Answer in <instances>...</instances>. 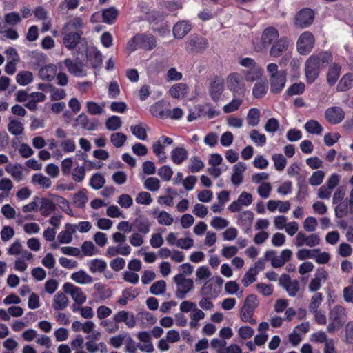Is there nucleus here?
<instances>
[{
    "label": "nucleus",
    "mask_w": 353,
    "mask_h": 353,
    "mask_svg": "<svg viewBox=\"0 0 353 353\" xmlns=\"http://www.w3.org/2000/svg\"><path fill=\"white\" fill-rule=\"evenodd\" d=\"M225 85L222 79H216L210 88V94L214 101H218L224 90Z\"/></svg>",
    "instance_id": "30"
},
{
    "label": "nucleus",
    "mask_w": 353,
    "mask_h": 353,
    "mask_svg": "<svg viewBox=\"0 0 353 353\" xmlns=\"http://www.w3.org/2000/svg\"><path fill=\"white\" fill-rule=\"evenodd\" d=\"M157 46L154 37L150 34H137L126 45V50L131 53L138 48L151 50Z\"/></svg>",
    "instance_id": "3"
},
{
    "label": "nucleus",
    "mask_w": 353,
    "mask_h": 353,
    "mask_svg": "<svg viewBox=\"0 0 353 353\" xmlns=\"http://www.w3.org/2000/svg\"><path fill=\"white\" fill-rule=\"evenodd\" d=\"M225 290L229 294H236L239 298L243 296V291H239V285L234 281H230L225 283Z\"/></svg>",
    "instance_id": "62"
},
{
    "label": "nucleus",
    "mask_w": 353,
    "mask_h": 353,
    "mask_svg": "<svg viewBox=\"0 0 353 353\" xmlns=\"http://www.w3.org/2000/svg\"><path fill=\"white\" fill-rule=\"evenodd\" d=\"M87 112L91 115H100L104 112V104L100 105L96 102L88 101L85 103Z\"/></svg>",
    "instance_id": "50"
},
{
    "label": "nucleus",
    "mask_w": 353,
    "mask_h": 353,
    "mask_svg": "<svg viewBox=\"0 0 353 353\" xmlns=\"http://www.w3.org/2000/svg\"><path fill=\"white\" fill-rule=\"evenodd\" d=\"M191 29L192 24L189 21H180L173 26V35L176 39H183L188 34Z\"/></svg>",
    "instance_id": "25"
},
{
    "label": "nucleus",
    "mask_w": 353,
    "mask_h": 353,
    "mask_svg": "<svg viewBox=\"0 0 353 353\" xmlns=\"http://www.w3.org/2000/svg\"><path fill=\"white\" fill-rule=\"evenodd\" d=\"M320 251L319 249H305L303 248L299 250L296 253V257L300 261H303L307 259H314L315 254Z\"/></svg>",
    "instance_id": "59"
},
{
    "label": "nucleus",
    "mask_w": 353,
    "mask_h": 353,
    "mask_svg": "<svg viewBox=\"0 0 353 353\" xmlns=\"http://www.w3.org/2000/svg\"><path fill=\"white\" fill-rule=\"evenodd\" d=\"M250 137L256 146L262 147L266 143V136L256 130H251Z\"/></svg>",
    "instance_id": "52"
},
{
    "label": "nucleus",
    "mask_w": 353,
    "mask_h": 353,
    "mask_svg": "<svg viewBox=\"0 0 353 353\" xmlns=\"http://www.w3.org/2000/svg\"><path fill=\"white\" fill-rule=\"evenodd\" d=\"M247 169V165L244 162L239 161L232 168V174L231 176V183L234 186L240 185L243 181V173Z\"/></svg>",
    "instance_id": "23"
},
{
    "label": "nucleus",
    "mask_w": 353,
    "mask_h": 353,
    "mask_svg": "<svg viewBox=\"0 0 353 353\" xmlns=\"http://www.w3.org/2000/svg\"><path fill=\"white\" fill-rule=\"evenodd\" d=\"M332 54L327 52H321L311 55L305 62V72L308 83H313L319 77L320 68L332 61Z\"/></svg>",
    "instance_id": "1"
},
{
    "label": "nucleus",
    "mask_w": 353,
    "mask_h": 353,
    "mask_svg": "<svg viewBox=\"0 0 353 353\" xmlns=\"http://www.w3.org/2000/svg\"><path fill=\"white\" fill-rule=\"evenodd\" d=\"M242 103L243 99H241L240 97H234L230 103L223 106V112L226 114L235 112L239 110Z\"/></svg>",
    "instance_id": "51"
},
{
    "label": "nucleus",
    "mask_w": 353,
    "mask_h": 353,
    "mask_svg": "<svg viewBox=\"0 0 353 353\" xmlns=\"http://www.w3.org/2000/svg\"><path fill=\"white\" fill-rule=\"evenodd\" d=\"M204 163L197 157H192L190 159L188 169L192 173H196L204 168Z\"/></svg>",
    "instance_id": "53"
},
{
    "label": "nucleus",
    "mask_w": 353,
    "mask_h": 353,
    "mask_svg": "<svg viewBox=\"0 0 353 353\" xmlns=\"http://www.w3.org/2000/svg\"><path fill=\"white\" fill-rule=\"evenodd\" d=\"M166 290V283L163 280L158 281L154 283L150 288V292L154 295H160L165 293Z\"/></svg>",
    "instance_id": "63"
},
{
    "label": "nucleus",
    "mask_w": 353,
    "mask_h": 353,
    "mask_svg": "<svg viewBox=\"0 0 353 353\" xmlns=\"http://www.w3.org/2000/svg\"><path fill=\"white\" fill-rule=\"evenodd\" d=\"M228 89L233 97H243L246 91L243 77L237 72L230 74L226 79Z\"/></svg>",
    "instance_id": "5"
},
{
    "label": "nucleus",
    "mask_w": 353,
    "mask_h": 353,
    "mask_svg": "<svg viewBox=\"0 0 353 353\" xmlns=\"http://www.w3.org/2000/svg\"><path fill=\"white\" fill-rule=\"evenodd\" d=\"M188 92L187 85L183 83H176L172 85L170 90V94L174 98L180 99L185 97Z\"/></svg>",
    "instance_id": "39"
},
{
    "label": "nucleus",
    "mask_w": 353,
    "mask_h": 353,
    "mask_svg": "<svg viewBox=\"0 0 353 353\" xmlns=\"http://www.w3.org/2000/svg\"><path fill=\"white\" fill-rule=\"evenodd\" d=\"M290 44V40L287 37L279 38L271 46L270 56L273 58L279 57L283 53L288 50Z\"/></svg>",
    "instance_id": "14"
},
{
    "label": "nucleus",
    "mask_w": 353,
    "mask_h": 353,
    "mask_svg": "<svg viewBox=\"0 0 353 353\" xmlns=\"http://www.w3.org/2000/svg\"><path fill=\"white\" fill-rule=\"evenodd\" d=\"M208 45L205 38L193 35L188 39L185 48L188 53L196 54L203 53L208 48Z\"/></svg>",
    "instance_id": "8"
},
{
    "label": "nucleus",
    "mask_w": 353,
    "mask_h": 353,
    "mask_svg": "<svg viewBox=\"0 0 353 353\" xmlns=\"http://www.w3.org/2000/svg\"><path fill=\"white\" fill-rule=\"evenodd\" d=\"M131 248L128 245H118L117 246H110L106 251L107 256L110 257L115 256L118 254L128 256L130 254Z\"/></svg>",
    "instance_id": "33"
},
{
    "label": "nucleus",
    "mask_w": 353,
    "mask_h": 353,
    "mask_svg": "<svg viewBox=\"0 0 353 353\" xmlns=\"http://www.w3.org/2000/svg\"><path fill=\"white\" fill-rule=\"evenodd\" d=\"M127 140V137L121 132L112 133L110 135V141L116 148H121Z\"/></svg>",
    "instance_id": "64"
},
{
    "label": "nucleus",
    "mask_w": 353,
    "mask_h": 353,
    "mask_svg": "<svg viewBox=\"0 0 353 353\" xmlns=\"http://www.w3.org/2000/svg\"><path fill=\"white\" fill-rule=\"evenodd\" d=\"M83 24L84 23L81 18L76 17L66 23L62 28L69 31L79 32L78 30L82 28Z\"/></svg>",
    "instance_id": "55"
},
{
    "label": "nucleus",
    "mask_w": 353,
    "mask_h": 353,
    "mask_svg": "<svg viewBox=\"0 0 353 353\" xmlns=\"http://www.w3.org/2000/svg\"><path fill=\"white\" fill-rule=\"evenodd\" d=\"M113 319L117 323H125L128 328L136 326L137 321L132 312L121 310L114 315Z\"/></svg>",
    "instance_id": "24"
},
{
    "label": "nucleus",
    "mask_w": 353,
    "mask_h": 353,
    "mask_svg": "<svg viewBox=\"0 0 353 353\" xmlns=\"http://www.w3.org/2000/svg\"><path fill=\"white\" fill-rule=\"evenodd\" d=\"M314 14L313 11L309 8L301 10L295 19V24L300 28H305L312 24Z\"/></svg>",
    "instance_id": "21"
},
{
    "label": "nucleus",
    "mask_w": 353,
    "mask_h": 353,
    "mask_svg": "<svg viewBox=\"0 0 353 353\" xmlns=\"http://www.w3.org/2000/svg\"><path fill=\"white\" fill-rule=\"evenodd\" d=\"M305 130L310 134L320 135L323 132V128L316 120L310 119L304 125Z\"/></svg>",
    "instance_id": "42"
},
{
    "label": "nucleus",
    "mask_w": 353,
    "mask_h": 353,
    "mask_svg": "<svg viewBox=\"0 0 353 353\" xmlns=\"http://www.w3.org/2000/svg\"><path fill=\"white\" fill-rule=\"evenodd\" d=\"M329 319L330 322L327 326V331L332 334L339 330L346 322V310L340 305L334 306L329 312Z\"/></svg>",
    "instance_id": "4"
},
{
    "label": "nucleus",
    "mask_w": 353,
    "mask_h": 353,
    "mask_svg": "<svg viewBox=\"0 0 353 353\" xmlns=\"http://www.w3.org/2000/svg\"><path fill=\"white\" fill-rule=\"evenodd\" d=\"M8 130L12 134L19 136L23 133L24 128L20 121L12 119L8 124Z\"/></svg>",
    "instance_id": "45"
},
{
    "label": "nucleus",
    "mask_w": 353,
    "mask_h": 353,
    "mask_svg": "<svg viewBox=\"0 0 353 353\" xmlns=\"http://www.w3.org/2000/svg\"><path fill=\"white\" fill-rule=\"evenodd\" d=\"M341 69V66L336 63L333 64L329 69L327 74V81L330 85H333L336 83L340 76Z\"/></svg>",
    "instance_id": "44"
},
{
    "label": "nucleus",
    "mask_w": 353,
    "mask_h": 353,
    "mask_svg": "<svg viewBox=\"0 0 353 353\" xmlns=\"http://www.w3.org/2000/svg\"><path fill=\"white\" fill-rule=\"evenodd\" d=\"M219 288L212 280H209L205 283L201 289L202 296L208 298H216L219 294Z\"/></svg>",
    "instance_id": "29"
},
{
    "label": "nucleus",
    "mask_w": 353,
    "mask_h": 353,
    "mask_svg": "<svg viewBox=\"0 0 353 353\" xmlns=\"http://www.w3.org/2000/svg\"><path fill=\"white\" fill-rule=\"evenodd\" d=\"M76 125L88 131H93L97 128V123L90 120L85 113L80 114L75 120Z\"/></svg>",
    "instance_id": "32"
},
{
    "label": "nucleus",
    "mask_w": 353,
    "mask_h": 353,
    "mask_svg": "<svg viewBox=\"0 0 353 353\" xmlns=\"http://www.w3.org/2000/svg\"><path fill=\"white\" fill-rule=\"evenodd\" d=\"M243 74L244 75V81L253 82L260 79L262 76L263 70L258 65L250 69L243 70Z\"/></svg>",
    "instance_id": "36"
},
{
    "label": "nucleus",
    "mask_w": 353,
    "mask_h": 353,
    "mask_svg": "<svg viewBox=\"0 0 353 353\" xmlns=\"http://www.w3.org/2000/svg\"><path fill=\"white\" fill-rule=\"evenodd\" d=\"M183 114V110L179 108H175L172 110L161 111L159 116L163 118H169L171 119H179L182 117Z\"/></svg>",
    "instance_id": "60"
},
{
    "label": "nucleus",
    "mask_w": 353,
    "mask_h": 353,
    "mask_svg": "<svg viewBox=\"0 0 353 353\" xmlns=\"http://www.w3.org/2000/svg\"><path fill=\"white\" fill-rule=\"evenodd\" d=\"M254 312V310L243 306L240 312L241 319L244 322L255 325L256 323V321L252 317Z\"/></svg>",
    "instance_id": "56"
},
{
    "label": "nucleus",
    "mask_w": 353,
    "mask_h": 353,
    "mask_svg": "<svg viewBox=\"0 0 353 353\" xmlns=\"http://www.w3.org/2000/svg\"><path fill=\"white\" fill-rule=\"evenodd\" d=\"M61 34L63 37V43L66 48L71 50L74 49L79 44L78 53L79 48H83V45L87 43L85 39L81 38V32H72L62 28Z\"/></svg>",
    "instance_id": "6"
},
{
    "label": "nucleus",
    "mask_w": 353,
    "mask_h": 353,
    "mask_svg": "<svg viewBox=\"0 0 353 353\" xmlns=\"http://www.w3.org/2000/svg\"><path fill=\"white\" fill-rule=\"evenodd\" d=\"M253 219V212L250 210H245L237 215L236 223L241 227L245 233L248 234L250 231Z\"/></svg>",
    "instance_id": "20"
},
{
    "label": "nucleus",
    "mask_w": 353,
    "mask_h": 353,
    "mask_svg": "<svg viewBox=\"0 0 353 353\" xmlns=\"http://www.w3.org/2000/svg\"><path fill=\"white\" fill-rule=\"evenodd\" d=\"M173 279L176 285V296L180 299H185L194 287L193 280L185 278L183 274L174 276Z\"/></svg>",
    "instance_id": "7"
},
{
    "label": "nucleus",
    "mask_w": 353,
    "mask_h": 353,
    "mask_svg": "<svg viewBox=\"0 0 353 353\" xmlns=\"http://www.w3.org/2000/svg\"><path fill=\"white\" fill-rule=\"evenodd\" d=\"M132 228L136 232L146 235L150 230V223L146 217L139 216L134 221Z\"/></svg>",
    "instance_id": "28"
},
{
    "label": "nucleus",
    "mask_w": 353,
    "mask_h": 353,
    "mask_svg": "<svg viewBox=\"0 0 353 353\" xmlns=\"http://www.w3.org/2000/svg\"><path fill=\"white\" fill-rule=\"evenodd\" d=\"M261 113L259 109L253 108L249 110L247 114V122L251 126H256L260 121Z\"/></svg>",
    "instance_id": "49"
},
{
    "label": "nucleus",
    "mask_w": 353,
    "mask_h": 353,
    "mask_svg": "<svg viewBox=\"0 0 353 353\" xmlns=\"http://www.w3.org/2000/svg\"><path fill=\"white\" fill-rule=\"evenodd\" d=\"M88 201V191L86 189H81L73 196V203L79 208H83Z\"/></svg>",
    "instance_id": "38"
},
{
    "label": "nucleus",
    "mask_w": 353,
    "mask_h": 353,
    "mask_svg": "<svg viewBox=\"0 0 353 353\" xmlns=\"http://www.w3.org/2000/svg\"><path fill=\"white\" fill-rule=\"evenodd\" d=\"M353 87V74H345L339 81L336 89L339 92L346 91Z\"/></svg>",
    "instance_id": "43"
},
{
    "label": "nucleus",
    "mask_w": 353,
    "mask_h": 353,
    "mask_svg": "<svg viewBox=\"0 0 353 353\" xmlns=\"http://www.w3.org/2000/svg\"><path fill=\"white\" fill-rule=\"evenodd\" d=\"M266 71L269 77L270 91L272 93H279L284 88L287 81V73L285 70H279L275 63L267 65Z\"/></svg>",
    "instance_id": "2"
},
{
    "label": "nucleus",
    "mask_w": 353,
    "mask_h": 353,
    "mask_svg": "<svg viewBox=\"0 0 353 353\" xmlns=\"http://www.w3.org/2000/svg\"><path fill=\"white\" fill-rule=\"evenodd\" d=\"M122 125V121L119 116L113 115L109 117L105 122L106 128L110 131H116Z\"/></svg>",
    "instance_id": "58"
},
{
    "label": "nucleus",
    "mask_w": 353,
    "mask_h": 353,
    "mask_svg": "<svg viewBox=\"0 0 353 353\" xmlns=\"http://www.w3.org/2000/svg\"><path fill=\"white\" fill-rule=\"evenodd\" d=\"M16 81L21 85H27L32 82L33 74L30 71H21L17 74Z\"/></svg>",
    "instance_id": "48"
},
{
    "label": "nucleus",
    "mask_w": 353,
    "mask_h": 353,
    "mask_svg": "<svg viewBox=\"0 0 353 353\" xmlns=\"http://www.w3.org/2000/svg\"><path fill=\"white\" fill-rule=\"evenodd\" d=\"M118 15V11L114 8L105 9L103 11V21L105 23L112 24Z\"/></svg>",
    "instance_id": "54"
},
{
    "label": "nucleus",
    "mask_w": 353,
    "mask_h": 353,
    "mask_svg": "<svg viewBox=\"0 0 353 353\" xmlns=\"http://www.w3.org/2000/svg\"><path fill=\"white\" fill-rule=\"evenodd\" d=\"M279 285L284 288L290 296L294 297L299 290V283L292 280L288 274H282L279 279Z\"/></svg>",
    "instance_id": "16"
},
{
    "label": "nucleus",
    "mask_w": 353,
    "mask_h": 353,
    "mask_svg": "<svg viewBox=\"0 0 353 353\" xmlns=\"http://www.w3.org/2000/svg\"><path fill=\"white\" fill-rule=\"evenodd\" d=\"M32 183L40 185L41 188L48 189L51 185V180L42 174H34L32 176Z\"/></svg>",
    "instance_id": "46"
},
{
    "label": "nucleus",
    "mask_w": 353,
    "mask_h": 353,
    "mask_svg": "<svg viewBox=\"0 0 353 353\" xmlns=\"http://www.w3.org/2000/svg\"><path fill=\"white\" fill-rule=\"evenodd\" d=\"M325 117L330 123L337 124L343 120L345 112L340 107H330L325 110Z\"/></svg>",
    "instance_id": "22"
},
{
    "label": "nucleus",
    "mask_w": 353,
    "mask_h": 353,
    "mask_svg": "<svg viewBox=\"0 0 353 353\" xmlns=\"http://www.w3.org/2000/svg\"><path fill=\"white\" fill-rule=\"evenodd\" d=\"M105 183L104 176L99 173H96L90 179L89 185L94 190H99L104 185Z\"/></svg>",
    "instance_id": "57"
},
{
    "label": "nucleus",
    "mask_w": 353,
    "mask_h": 353,
    "mask_svg": "<svg viewBox=\"0 0 353 353\" xmlns=\"http://www.w3.org/2000/svg\"><path fill=\"white\" fill-rule=\"evenodd\" d=\"M79 54H85L87 61L94 68H99L102 64V54L101 52L94 46L88 47V43H84L83 48H79Z\"/></svg>",
    "instance_id": "9"
},
{
    "label": "nucleus",
    "mask_w": 353,
    "mask_h": 353,
    "mask_svg": "<svg viewBox=\"0 0 353 353\" xmlns=\"http://www.w3.org/2000/svg\"><path fill=\"white\" fill-rule=\"evenodd\" d=\"M328 272L324 268H317L314 277L311 279L308 285L309 291L315 292L319 290L322 283L328 279Z\"/></svg>",
    "instance_id": "15"
},
{
    "label": "nucleus",
    "mask_w": 353,
    "mask_h": 353,
    "mask_svg": "<svg viewBox=\"0 0 353 353\" xmlns=\"http://www.w3.org/2000/svg\"><path fill=\"white\" fill-rule=\"evenodd\" d=\"M63 63L71 74L77 77H83L87 75L85 64L78 59L73 61L70 59H65Z\"/></svg>",
    "instance_id": "18"
},
{
    "label": "nucleus",
    "mask_w": 353,
    "mask_h": 353,
    "mask_svg": "<svg viewBox=\"0 0 353 353\" xmlns=\"http://www.w3.org/2000/svg\"><path fill=\"white\" fill-rule=\"evenodd\" d=\"M63 290L65 293L71 296L72 299L77 304L82 305L86 301V295L83 293L81 288L70 283H66L63 285Z\"/></svg>",
    "instance_id": "19"
},
{
    "label": "nucleus",
    "mask_w": 353,
    "mask_h": 353,
    "mask_svg": "<svg viewBox=\"0 0 353 353\" xmlns=\"http://www.w3.org/2000/svg\"><path fill=\"white\" fill-rule=\"evenodd\" d=\"M292 252L289 249L283 250L279 256H276L273 262V268H278L283 266L292 257Z\"/></svg>",
    "instance_id": "40"
},
{
    "label": "nucleus",
    "mask_w": 353,
    "mask_h": 353,
    "mask_svg": "<svg viewBox=\"0 0 353 353\" xmlns=\"http://www.w3.org/2000/svg\"><path fill=\"white\" fill-rule=\"evenodd\" d=\"M166 241L170 245H175L183 250H189L194 246V240L192 238L178 239L176 234L174 232H170L168 234Z\"/></svg>",
    "instance_id": "17"
},
{
    "label": "nucleus",
    "mask_w": 353,
    "mask_h": 353,
    "mask_svg": "<svg viewBox=\"0 0 353 353\" xmlns=\"http://www.w3.org/2000/svg\"><path fill=\"white\" fill-rule=\"evenodd\" d=\"M279 33L277 29L274 27H268L265 28L261 34V42L259 44L255 46V49L257 51H261L263 48H268L279 39Z\"/></svg>",
    "instance_id": "11"
},
{
    "label": "nucleus",
    "mask_w": 353,
    "mask_h": 353,
    "mask_svg": "<svg viewBox=\"0 0 353 353\" xmlns=\"http://www.w3.org/2000/svg\"><path fill=\"white\" fill-rule=\"evenodd\" d=\"M132 134L138 139L145 141L147 139L146 125L143 123H139L135 125L130 126Z\"/></svg>",
    "instance_id": "41"
},
{
    "label": "nucleus",
    "mask_w": 353,
    "mask_h": 353,
    "mask_svg": "<svg viewBox=\"0 0 353 353\" xmlns=\"http://www.w3.org/2000/svg\"><path fill=\"white\" fill-rule=\"evenodd\" d=\"M57 72V66L54 64L49 63L40 68L38 75L41 79L50 82L54 79Z\"/></svg>",
    "instance_id": "26"
},
{
    "label": "nucleus",
    "mask_w": 353,
    "mask_h": 353,
    "mask_svg": "<svg viewBox=\"0 0 353 353\" xmlns=\"http://www.w3.org/2000/svg\"><path fill=\"white\" fill-rule=\"evenodd\" d=\"M152 213L159 225L170 226L174 222L172 216L166 211L156 209Z\"/></svg>",
    "instance_id": "31"
},
{
    "label": "nucleus",
    "mask_w": 353,
    "mask_h": 353,
    "mask_svg": "<svg viewBox=\"0 0 353 353\" xmlns=\"http://www.w3.org/2000/svg\"><path fill=\"white\" fill-rule=\"evenodd\" d=\"M69 300L63 292L57 293L53 298L52 307L54 310H63L67 307Z\"/></svg>",
    "instance_id": "34"
},
{
    "label": "nucleus",
    "mask_w": 353,
    "mask_h": 353,
    "mask_svg": "<svg viewBox=\"0 0 353 353\" xmlns=\"http://www.w3.org/2000/svg\"><path fill=\"white\" fill-rule=\"evenodd\" d=\"M71 279L81 285L90 284L94 281L93 278L83 270L74 272L71 275Z\"/></svg>",
    "instance_id": "37"
},
{
    "label": "nucleus",
    "mask_w": 353,
    "mask_h": 353,
    "mask_svg": "<svg viewBox=\"0 0 353 353\" xmlns=\"http://www.w3.org/2000/svg\"><path fill=\"white\" fill-rule=\"evenodd\" d=\"M5 170L17 181H20L23 178L22 166L18 163L7 165Z\"/></svg>",
    "instance_id": "35"
},
{
    "label": "nucleus",
    "mask_w": 353,
    "mask_h": 353,
    "mask_svg": "<svg viewBox=\"0 0 353 353\" xmlns=\"http://www.w3.org/2000/svg\"><path fill=\"white\" fill-rule=\"evenodd\" d=\"M172 143V139L165 135H162L157 141L153 143L152 146V152L158 158L159 163H163L166 161L167 156L165 152V147Z\"/></svg>",
    "instance_id": "10"
},
{
    "label": "nucleus",
    "mask_w": 353,
    "mask_h": 353,
    "mask_svg": "<svg viewBox=\"0 0 353 353\" xmlns=\"http://www.w3.org/2000/svg\"><path fill=\"white\" fill-rule=\"evenodd\" d=\"M314 45V37L313 34L308 31L302 33L296 42L298 52L303 55L309 54L312 50Z\"/></svg>",
    "instance_id": "12"
},
{
    "label": "nucleus",
    "mask_w": 353,
    "mask_h": 353,
    "mask_svg": "<svg viewBox=\"0 0 353 353\" xmlns=\"http://www.w3.org/2000/svg\"><path fill=\"white\" fill-rule=\"evenodd\" d=\"M107 268V264L105 261L102 259H93L89 263V270L93 273H101Z\"/></svg>",
    "instance_id": "47"
},
{
    "label": "nucleus",
    "mask_w": 353,
    "mask_h": 353,
    "mask_svg": "<svg viewBox=\"0 0 353 353\" xmlns=\"http://www.w3.org/2000/svg\"><path fill=\"white\" fill-rule=\"evenodd\" d=\"M320 243V237L319 234L312 233L306 234L303 232H299L295 237L294 244L296 247H315Z\"/></svg>",
    "instance_id": "13"
},
{
    "label": "nucleus",
    "mask_w": 353,
    "mask_h": 353,
    "mask_svg": "<svg viewBox=\"0 0 353 353\" xmlns=\"http://www.w3.org/2000/svg\"><path fill=\"white\" fill-rule=\"evenodd\" d=\"M59 145L62 149V153H72L76 150V144L73 139H65L59 141Z\"/></svg>",
    "instance_id": "61"
},
{
    "label": "nucleus",
    "mask_w": 353,
    "mask_h": 353,
    "mask_svg": "<svg viewBox=\"0 0 353 353\" xmlns=\"http://www.w3.org/2000/svg\"><path fill=\"white\" fill-rule=\"evenodd\" d=\"M188 157V152L183 146L174 148L170 152V158L176 165L182 164Z\"/></svg>",
    "instance_id": "27"
}]
</instances>
